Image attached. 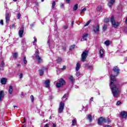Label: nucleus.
Wrapping results in <instances>:
<instances>
[{
    "instance_id": "c03bdc74",
    "label": "nucleus",
    "mask_w": 127,
    "mask_h": 127,
    "mask_svg": "<svg viewBox=\"0 0 127 127\" xmlns=\"http://www.w3.org/2000/svg\"><path fill=\"white\" fill-rule=\"evenodd\" d=\"M23 76V74L22 73H20V75H19L20 79L22 78Z\"/></svg>"
},
{
    "instance_id": "f704fd0d",
    "label": "nucleus",
    "mask_w": 127,
    "mask_h": 127,
    "mask_svg": "<svg viewBox=\"0 0 127 127\" xmlns=\"http://www.w3.org/2000/svg\"><path fill=\"white\" fill-rule=\"evenodd\" d=\"M103 30L104 31H106V30H107V25H104L103 26Z\"/></svg>"
},
{
    "instance_id": "473e14b6",
    "label": "nucleus",
    "mask_w": 127,
    "mask_h": 127,
    "mask_svg": "<svg viewBox=\"0 0 127 127\" xmlns=\"http://www.w3.org/2000/svg\"><path fill=\"white\" fill-rule=\"evenodd\" d=\"M56 5V2H55V1H53L52 3V8H54V7H55Z\"/></svg>"
},
{
    "instance_id": "1a4fd4ad",
    "label": "nucleus",
    "mask_w": 127,
    "mask_h": 127,
    "mask_svg": "<svg viewBox=\"0 0 127 127\" xmlns=\"http://www.w3.org/2000/svg\"><path fill=\"white\" fill-rule=\"evenodd\" d=\"M47 70H48V67H42V68L39 70L40 75L43 76L44 74V71H47Z\"/></svg>"
},
{
    "instance_id": "ea45409f",
    "label": "nucleus",
    "mask_w": 127,
    "mask_h": 127,
    "mask_svg": "<svg viewBox=\"0 0 127 127\" xmlns=\"http://www.w3.org/2000/svg\"><path fill=\"white\" fill-rule=\"evenodd\" d=\"M69 25H65L63 26L64 29H67Z\"/></svg>"
},
{
    "instance_id": "bb28decb",
    "label": "nucleus",
    "mask_w": 127,
    "mask_h": 127,
    "mask_svg": "<svg viewBox=\"0 0 127 127\" xmlns=\"http://www.w3.org/2000/svg\"><path fill=\"white\" fill-rule=\"evenodd\" d=\"M13 89H12V86H10L9 87V94H11L12 93V91H13Z\"/></svg>"
},
{
    "instance_id": "2eb2a0df",
    "label": "nucleus",
    "mask_w": 127,
    "mask_h": 127,
    "mask_svg": "<svg viewBox=\"0 0 127 127\" xmlns=\"http://www.w3.org/2000/svg\"><path fill=\"white\" fill-rule=\"evenodd\" d=\"M4 62H3V61H2L0 64V71H3V68L4 67Z\"/></svg>"
},
{
    "instance_id": "423d86ee",
    "label": "nucleus",
    "mask_w": 127,
    "mask_h": 127,
    "mask_svg": "<svg viewBox=\"0 0 127 127\" xmlns=\"http://www.w3.org/2000/svg\"><path fill=\"white\" fill-rule=\"evenodd\" d=\"M58 83H57V88H60V87H62L64 85H65L66 82L65 80L63 79V78H60L58 80Z\"/></svg>"
},
{
    "instance_id": "603ef678",
    "label": "nucleus",
    "mask_w": 127,
    "mask_h": 127,
    "mask_svg": "<svg viewBox=\"0 0 127 127\" xmlns=\"http://www.w3.org/2000/svg\"><path fill=\"white\" fill-rule=\"evenodd\" d=\"M13 27H15V25L14 24L12 25V28H13Z\"/></svg>"
},
{
    "instance_id": "2f4dec72",
    "label": "nucleus",
    "mask_w": 127,
    "mask_h": 127,
    "mask_svg": "<svg viewBox=\"0 0 127 127\" xmlns=\"http://www.w3.org/2000/svg\"><path fill=\"white\" fill-rule=\"evenodd\" d=\"M34 41L33 42V44L34 45H35V44H36V42H37V39H36V38H35V37H34Z\"/></svg>"
},
{
    "instance_id": "ddd939ff",
    "label": "nucleus",
    "mask_w": 127,
    "mask_h": 127,
    "mask_svg": "<svg viewBox=\"0 0 127 127\" xmlns=\"http://www.w3.org/2000/svg\"><path fill=\"white\" fill-rule=\"evenodd\" d=\"M5 20L6 23L9 22V13L7 12L5 13Z\"/></svg>"
},
{
    "instance_id": "72a5a7b5",
    "label": "nucleus",
    "mask_w": 127,
    "mask_h": 127,
    "mask_svg": "<svg viewBox=\"0 0 127 127\" xmlns=\"http://www.w3.org/2000/svg\"><path fill=\"white\" fill-rule=\"evenodd\" d=\"M86 10H87V8H83L81 11H80V14H82V13H83V12H84V11H86Z\"/></svg>"
},
{
    "instance_id": "09e8293b",
    "label": "nucleus",
    "mask_w": 127,
    "mask_h": 127,
    "mask_svg": "<svg viewBox=\"0 0 127 127\" xmlns=\"http://www.w3.org/2000/svg\"><path fill=\"white\" fill-rule=\"evenodd\" d=\"M65 69H66V66H64L63 68H62V70H65Z\"/></svg>"
},
{
    "instance_id": "58836bf2",
    "label": "nucleus",
    "mask_w": 127,
    "mask_h": 127,
    "mask_svg": "<svg viewBox=\"0 0 127 127\" xmlns=\"http://www.w3.org/2000/svg\"><path fill=\"white\" fill-rule=\"evenodd\" d=\"M121 104H122V102L120 101H118L116 103V106H120Z\"/></svg>"
},
{
    "instance_id": "c756f323",
    "label": "nucleus",
    "mask_w": 127,
    "mask_h": 127,
    "mask_svg": "<svg viewBox=\"0 0 127 127\" xmlns=\"http://www.w3.org/2000/svg\"><path fill=\"white\" fill-rule=\"evenodd\" d=\"M103 8V7L101 5H99L97 8V11H100L101 9Z\"/></svg>"
},
{
    "instance_id": "f03ea898",
    "label": "nucleus",
    "mask_w": 127,
    "mask_h": 127,
    "mask_svg": "<svg viewBox=\"0 0 127 127\" xmlns=\"http://www.w3.org/2000/svg\"><path fill=\"white\" fill-rule=\"evenodd\" d=\"M110 123H111L110 118L105 119V118L100 117L98 119V124L99 126H102L104 124H110Z\"/></svg>"
},
{
    "instance_id": "dca6fc26",
    "label": "nucleus",
    "mask_w": 127,
    "mask_h": 127,
    "mask_svg": "<svg viewBox=\"0 0 127 127\" xmlns=\"http://www.w3.org/2000/svg\"><path fill=\"white\" fill-rule=\"evenodd\" d=\"M115 1L116 0H110L108 4L109 7H112V6L115 3Z\"/></svg>"
},
{
    "instance_id": "13d9d810",
    "label": "nucleus",
    "mask_w": 127,
    "mask_h": 127,
    "mask_svg": "<svg viewBox=\"0 0 127 127\" xmlns=\"http://www.w3.org/2000/svg\"><path fill=\"white\" fill-rule=\"evenodd\" d=\"M14 108H17V106H14Z\"/></svg>"
},
{
    "instance_id": "a18cd8bd",
    "label": "nucleus",
    "mask_w": 127,
    "mask_h": 127,
    "mask_svg": "<svg viewBox=\"0 0 127 127\" xmlns=\"http://www.w3.org/2000/svg\"><path fill=\"white\" fill-rule=\"evenodd\" d=\"M90 102H93V101H94V97H91V98H90Z\"/></svg>"
},
{
    "instance_id": "bf43d9fd",
    "label": "nucleus",
    "mask_w": 127,
    "mask_h": 127,
    "mask_svg": "<svg viewBox=\"0 0 127 127\" xmlns=\"http://www.w3.org/2000/svg\"><path fill=\"white\" fill-rule=\"evenodd\" d=\"M17 66H20V64H18Z\"/></svg>"
},
{
    "instance_id": "f3484780",
    "label": "nucleus",
    "mask_w": 127,
    "mask_h": 127,
    "mask_svg": "<svg viewBox=\"0 0 127 127\" xmlns=\"http://www.w3.org/2000/svg\"><path fill=\"white\" fill-rule=\"evenodd\" d=\"M80 68H81V64H80L79 63H77L76 65L75 71H79V70H80Z\"/></svg>"
},
{
    "instance_id": "a878e982",
    "label": "nucleus",
    "mask_w": 127,
    "mask_h": 127,
    "mask_svg": "<svg viewBox=\"0 0 127 127\" xmlns=\"http://www.w3.org/2000/svg\"><path fill=\"white\" fill-rule=\"evenodd\" d=\"M18 56V54H17V53H15L13 54V58H14V59H16Z\"/></svg>"
},
{
    "instance_id": "9b49d317",
    "label": "nucleus",
    "mask_w": 127,
    "mask_h": 127,
    "mask_svg": "<svg viewBox=\"0 0 127 127\" xmlns=\"http://www.w3.org/2000/svg\"><path fill=\"white\" fill-rule=\"evenodd\" d=\"M3 98H4V92H3V90H1L0 91V102L2 101Z\"/></svg>"
},
{
    "instance_id": "5701e85b",
    "label": "nucleus",
    "mask_w": 127,
    "mask_h": 127,
    "mask_svg": "<svg viewBox=\"0 0 127 127\" xmlns=\"http://www.w3.org/2000/svg\"><path fill=\"white\" fill-rule=\"evenodd\" d=\"M23 58L22 60L23 61L24 64H27V61L26 60V57L25 56H23Z\"/></svg>"
},
{
    "instance_id": "4be33fe9",
    "label": "nucleus",
    "mask_w": 127,
    "mask_h": 127,
    "mask_svg": "<svg viewBox=\"0 0 127 127\" xmlns=\"http://www.w3.org/2000/svg\"><path fill=\"white\" fill-rule=\"evenodd\" d=\"M76 124H77V120L76 118H74L72 121V126H75Z\"/></svg>"
},
{
    "instance_id": "393cba45",
    "label": "nucleus",
    "mask_w": 127,
    "mask_h": 127,
    "mask_svg": "<svg viewBox=\"0 0 127 127\" xmlns=\"http://www.w3.org/2000/svg\"><path fill=\"white\" fill-rule=\"evenodd\" d=\"M104 44H105V45H106L107 46H109V45L111 44V41L107 40L104 42Z\"/></svg>"
},
{
    "instance_id": "864d4df0",
    "label": "nucleus",
    "mask_w": 127,
    "mask_h": 127,
    "mask_svg": "<svg viewBox=\"0 0 127 127\" xmlns=\"http://www.w3.org/2000/svg\"><path fill=\"white\" fill-rule=\"evenodd\" d=\"M53 127H56V124L53 123Z\"/></svg>"
},
{
    "instance_id": "39448f33",
    "label": "nucleus",
    "mask_w": 127,
    "mask_h": 127,
    "mask_svg": "<svg viewBox=\"0 0 127 127\" xmlns=\"http://www.w3.org/2000/svg\"><path fill=\"white\" fill-rule=\"evenodd\" d=\"M88 55H89V51H85L82 52V54H81L82 62H84V61H85L86 59H87V57H88Z\"/></svg>"
},
{
    "instance_id": "b1692460",
    "label": "nucleus",
    "mask_w": 127,
    "mask_h": 127,
    "mask_svg": "<svg viewBox=\"0 0 127 127\" xmlns=\"http://www.w3.org/2000/svg\"><path fill=\"white\" fill-rule=\"evenodd\" d=\"M88 34H85L83 35L82 38L83 40H87V38H88Z\"/></svg>"
},
{
    "instance_id": "3c124183",
    "label": "nucleus",
    "mask_w": 127,
    "mask_h": 127,
    "mask_svg": "<svg viewBox=\"0 0 127 127\" xmlns=\"http://www.w3.org/2000/svg\"><path fill=\"white\" fill-rule=\"evenodd\" d=\"M66 2H67V3H69V2H70V0H65Z\"/></svg>"
},
{
    "instance_id": "79ce46f5",
    "label": "nucleus",
    "mask_w": 127,
    "mask_h": 127,
    "mask_svg": "<svg viewBox=\"0 0 127 127\" xmlns=\"http://www.w3.org/2000/svg\"><path fill=\"white\" fill-rule=\"evenodd\" d=\"M76 75L77 77H79V76H80V75H81V74L80 73V72L77 71H76Z\"/></svg>"
},
{
    "instance_id": "cd10ccee",
    "label": "nucleus",
    "mask_w": 127,
    "mask_h": 127,
    "mask_svg": "<svg viewBox=\"0 0 127 127\" xmlns=\"http://www.w3.org/2000/svg\"><path fill=\"white\" fill-rule=\"evenodd\" d=\"M73 9V10H77V9H78V4H76L74 5Z\"/></svg>"
},
{
    "instance_id": "0eeeda50",
    "label": "nucleus",
    "mask_w": 127,
    "mask_h": 127,
    "mask_svg": "<svg viewBox=\"0 0 127 127\" xmlns=\"http://www.w3.org/2000/svg\"><path fill=\"white\" fill-rule=\"evenodd\" d=\"M93 30L95 34H98L100 32V25L97 24L93 26Z\"/></svg>"
},
{
    "instance_id": "f257e3e1",
    "label": "nucleus",
    "mask_w": 127,
    "mask_h": 127,
    "mask_svg": "<svg viewBox=\"0 0 127 127\" xmlns=\"http://www.w3.org/2000/svg\"><path fill=\"white\" fill-rule=\"evenodd\" d=\"M113 70L114 74H111L110 76V87L114 97L115 98H118L119 95L121 93V85L119 84V82H117L115 77H117L120 73V68L118 66H114Z\"/></svg>"
},
{
    "instance_id": "a211bd4d",
    "label": "nucleus",
    "mask_w": 127,
    "mask_h": 127,
    "mask_svg": "<svg viewBox=\"0 0 127 127\" xmlns=\"http://www.w3.org/2000/svg\"><path fill=\"white\" fill-rule=\"evenodd\" d=\"M24 32V31L23 30H20L19 31L18 35L19 37L21 38L23 36Z\"/></svg>"
},
{
    "instance_id": "7ed1b4c3",
    "label": "nucleus",
    "mask_w": 127,
    "mask_h": 127,
    "mask_svg": "<svg viewBox=\"0 0 127 127\" xmlns=\"http://www.w3.org/2000/svg\"><path fill=\"white\" fill-rule=\"evenodd\" d=\"M34 55L36 60L39 63H42V62H43V60H42V58L39 56V51L38 49L35 51Z\"/></svg>"
},
{
    "instance_id": "de8ad7c7",
    "label": "nucleus",
    "mask_w": 127,
    "mask_h": 127,
    "mask_svg": "<svg viewBox=\"0 0 127 127\" xmlns=\"http://www.w3.org/2000/svg\"><path fill=\"white\" fill-rule=\"evenodd\" d=\"M34 23H32V24L30 25L31 27H34Z\"/></svg>"
},
{
    "instance_id": "a19ab883",
    "label": "nucleus",
    "mask_w": 127,
    "mask_h": 127,
    "mask_svg": "<svg viewBox=\"0 0 127 127\" xmlns=\"http://www.w3.org/2000/svg\"><path fill=\"white\" fill-rule=\"evenodd\" d=\"M75 46H76L75 45L71 46L70 47V50H73V49H74L75 48Z\"/></svg>"
},
{
    "instance_id": "412c9836",
    "label": "nucleus",
    "mask_w": 127,
    "mask_h": 127,
    "mask_svg": "<svg viewBox=\"0 0 127 127\" xmlns=\"http://www.w3.org/2000/svg\"><path fill=\"white\" fill-rule=\"evenodd\" d=\"M87 120L89 121L90 123L92 122V121H93V118H92V115H88L87 116Z\"/></svg>"
},
{
    "instance_id": "37998d69",
    "label": "nucleus",
    "mask_w": 127,
    "mask_h": 127,
    "mask_svg": "<svg viewBox=\"0 0 127 127\" xmlns=\"http://www.w3.org/2000/svg\"><path fill=\"white\" fill-rule=\"evenodd\" d=\"M0 24H1V25H3V20H1L0 21Z\"/></svg>"
},
{
    "instance_id": "c9c22d12",
    "label": "nucleus",
    "mask_w": 127,
    "mask_h": 127,
    "mask_svg": "<svg viewBox=\"0 0 127 127\" xmlns=\"http://www.w3.org/2000/svg\"><path fill=\"white\" fill-rule=\"evenodd\" d=\"M68 96H69V94L68 93L65 94L64 95V96L63 97V98L65 99V98H68Z\"/></svg>"
},
{
    "instance_id": "4c0bfd02",
    "label": "nucleus",
    "mask_w": 127,
    "mask_h": 127,
    "mask_svg": "<svg viewBox=\"0 0 127 127\" xmlns=\"http://www.w3.org/2000/svg\"><path fill=\"white\" fill-rule=\"evenodd\" d=\"M110 21V19L109 18H105L104 19V22L107 23Z\"/></svg>"
},
{
    "instance_id": "680f3d73",
    "label": "nucleus",
    "mask_w": 127,
    "mask_h": 127,
    "mask_svg": "<svg viewBox=\"0 0 127 127\" xmlns=\"http://www.w3.org/2000/svg\"><path fill=\"white\" fill-rule=\"evenodd\" d=\"M85 65H86V66H87V65H88V64H86Z\"/></svg>"
},
{
    "instance_id": "6ab92c4d",
    "label": "nucleus",
    "mask_w": 127,
    "mask_h": 127,
    "mask_svg": "<svg viewBox=\"0 0 127 127\" xmlns=\"http://www.w3.org/2000/svg\"><path fill=\"white\" fill-rule=\"evenodd\" d=\"M69 80H70V82L72 84H74V82H75V78L73 77V76L71 75L68 78Z\"/></svg>"
},
{
    "instance_id": "8fccbe9b",
    "label": "nucleus",
    "mask_w": 127,
    "mask_h": 127,
    "mask_svg": "<svg viewBox=\"0 0 127 127\" xmlns=\"http://www.w3.org/2000/svg\"><path fill=\"white\" fill-rule=\"evenodd\" d=\"M74 25V21H72V22H71V27H73Z\"/></svg>"
},
{
    "instance_id": "9d476101",
    "label": "nucleus",
    "mask_w": 127,
    "mask_h": 127,
    "mask_svg": "<svg viewBox=\"0 0 127 127\" xmlns=\"http://www.w3.org/2000/svg\"><path fill=\"white\" fill-rule=\"evenodd\" d=\"M120 116L122 119H127V113L126 111H122L120 113Z\"/></svg>"
},
{
    "instance_id": "5fc2aeb1",
    "label": "nucleus",
    "mask_w": 127,
    "mask_h": 127,
    "mask_svg": "<svg viewBox=\"0 0 127 127\" xmlns=\"http://www.w3.org/2000/svg\"><path fill=\"white\" fill-rule=\"evenodd\" d=\"M105 127H111L110 125H106Z\"/></svg>"
},
{
    "instance_id": "6e6552de",
    "label": "nucleus",
    "mask_w": 127,
    "mask_h": 127,
    "mask_svg": "<svg viewBox=\"0 0 127 127\" xmlns=\"http://www.w3.org/2000/svg\"><path fill=\"white\" fill-rule=\"evenodd\" d=\"M65 106V104L63 102H61L59 105L58 112L60 114H61L62 112H63V110H64V107Z\"/></svg>"
},
{
    "instance_id": "20e7f679",
    "label": "nucleus",
    "mask_w": 127,
    "mask_h": 127,
    "mask_svg": "<svg viewBox=\"0 0 127 127\" xmlns=\"http://www.w3.org/2000/svg\"><path fill=\"white\" fill-rule=\"evenodd\" d=\"M110 21L112 23V25H113L115 28H117V27L120 26V23L119 22H116V21H115V18L114 17V15H112L111 16Z\"/></svg>"
},
{
    "instance_id": "052dcab7",
    "label": "nucleus",
    "mask_w": 127,
    "mask_h": 127,
    "mask_svg": "<svg viewBox=\"0 0 127 127\" xmlns=\"http://www.w3.org/2000/svg\"><path fill=\"white\" fill-rule=\"evenodd\" d=\"M41 1H44V0H41Z\"/></svg>"
},
{
    "instance_id": "c85d7f7f",
    "label": "nucleus",
    "mask_w": 127,
    "mask_h": 127,
    "mask_svg": "<svg viewBox=\"0 0 127 127\" xmlns=\"http://www.w3.org/2000/svg\"><path fill=\"white\" fill-rule=\"evenodd\" d=\"M57 64H60V63H61V62H62V59H61V58H59L57 60Z\"/></svg>"
},
{
    "instance_id": "4d7b16f0",
    "label": "nucleus",
    "mask_w": 127,
    "mask_h": 127,
    "mask_svg": "<svg viewBox=\"0 0 127 127\" xmlns=\"http://www.w3.org/2000/svg\"><path fill=\"white\" fill-rule=\"evenodd\" d=\"M50 120H51V119H52V117H50Z\"/></svg>"
},
{
    "instance_id": "4468645a",
    "label": "nucleus",
    "mask_w": 127,
    "mask_h": 127,
    "mask_svg": "<svg viewBox=\"0 0 127 127\" xmlns=\"http://www.w3.org/2000/svg\"><path fill=\"white\" fill-rule=\"evenodd\" d=\"M45 84L46 85V88H49L50 87V80H47L45 82Z\"/></svg>"
},
{
    "instance_id": "e433bc0d",
    "label": "nucleus",
    "mask_w": 127,
    "mask_h": 127,
    "mask_svg": "<svg viewBox=\"0 0 127 127\" xmlns=\"http://www.w3.org/2000/svg\"><path fill=\"white\" fill-rule=\"evenodd\" d=\"M30 99L31 100V101L33 102V101H34V97L33 96V95H31Z\"/></svg>"
},
{
    "instance_id": "aec40b11",
    "label": "nucleus",
    "mask_w": 127,
    "mask_h": 127,
    "mask_svg": "<svg viewBox=\"0 0 127 127\" xmlns=\"http://www.w3.org/2000/svg\"><path fill=\"white\" fill-rule=\"evenodd\" d=\"M0 83L2 85H5L6 83V78H2L0 80Z\"/></svg>"
},
{
    "instance_id": "7c9ffc66",
    "label": "nucleus",
    "mask_w": 127,
    "mask_h": 127,
    "mask_svg": "<svg viewBox=\"0 0 127 127\" xmlns=\"http://www.w3.org/2000/svg\"><path fill=\"white\" fill-rule=\"evenodd\" d=\"M91 21H92V20H89V21L86 23V24L84 25V27H86V26H88V25H89L90 24V23H91Z\"/></svg>"
},
{
    "instance_id": "49530a36",
    "label": "nucleus",
    "mask_w": 127,
    "mask_h": 127,
    "mask_svg": "<svg viewBox=\"0 0 127 127\" xmlns=\"http://www.w3.org/2000/svg\"><path fill=\"white\" fill-rule=\"evenodd\" d=\"M20 15H20V14H19V13L17 14V18H18V19H19V18H20Z\"/></svg>"
},
{
    "instance_id": "6e6d98bb",
    "label": "nucleus",
    "mask_w": 127,
    "mask_h": 127,
    "mask_svg": "<svg viewBox=\"0 0 127 127\" xmlns=\"http://www.w3.org/2000/svg\"><path fill=\"white\" fill-rule=\"evenodd\" d=\"M13 1H17V0H13Z\"/></svg>"
},
{
    "instance_id": "f8f14e48",
    "label": "nucleus",
    "mask_w": 127,
    "mask_h": 127,
    "mask_svg": "<svg viewBox=\"0 0 127 127\" xmlns=\"http://www.w3.org/2000/svg\"><path fill=\"white\" fill-rule=\"evenodd\" d=\"M99 53L100 58H103V57H104V54H105V50H104V49H100Z\"/></svg>"
}]
</instances>
